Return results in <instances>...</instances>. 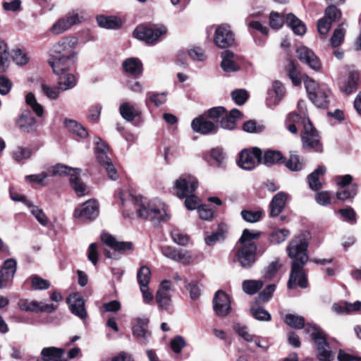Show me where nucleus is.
Returning <instances> with one entry per match:
<instances>
[{
	"label": "nucleus",
	"instance_id": "f257e3e1",
	"mask_svg": "<svg viewBox=\"0 0 361 361\" xmlns=\"http://www.w3.org/2000/svg\"><path fill=\"white\" fill-rule=\"evenodd\" d=\"M118 196L121 201V207L123 209L124 215L130 216V212H133L131 211L133 207L137 216L149 219L154 225H158L169 219L165 204L158 199L147 202L141 196L128 194V197H126L125 194L122 192H119Z\"/></svg>",
	"mask_w": 361,
	"mask_h": 361
},
{
	"label": "nucleus",
	"instance_id": "f03ea898",
	"mask_svg": "<svg viewBox=\"0 0 361 361\" xmlns=\"http://www.w3.org/2000/svg\"><path fill=\"white\" fill-rule=\"evenodd\" d=\"M307 245L304 237L298 236L292 240L287 247L288 257L293 260L287 284L288 288H292L295 284L302 288L307 287V276L302 269L308 260Z\"/></svg>",
	"mask_w": 361,
	"mask_h": 361
},
{
	"label": "nucleus",
	"instance_id": "7ed1b4c3",
	"mask_svg": "<svg viewBox=\"0 0 361 361\" xmlns=\"http://www.w3.org/2000/svg\"><path fill=\"white\" fill-rule=\"evenodd\" d=\"M77 44L76 37H69L51 44L48 51V63L54 73H63L68 67L73 66L77 58V53L73 49Z\"/></svg>",
	"mask_w": 361,
	"mask_h": 361
},
{
	"label": "nucleus",
	"instance_id": "20e7f679",
	"mask_svg": "<svg viewBox=\"0 0 361 361\" xmlns=\"http://www.w3.org/2000/svg\"><path fill=\"white\" fill-rule=\"evenodd\" d=\"M259 236L260 232L243 230L235 254L238 261L243 268H250L255 262L257 247L252 240Z\"/></svg>",
	"mask_w": 361,
	"mask_h": 361
},
{
	"label": "nucleus",
	"instance_id": "39448f33",
	"mask_svg": "<svg viewBox=\"0 0 361 361\" xmlns=\"http://www.w3.org/2000/svg\"><path fill=\"white\" fill-rule=\"evenodd\" d=\"M198 187L197 179L190 174H183L174 183V192L179 198H185V205L188 210L197 209L200 205L199 198L192 195Z\"/></svg>",
	"mask_w": 361,
	"mask_h": 361
},
{
	"label": "nucleus",
	"instance_id": "423d86ee",
	"mask_svg": "<svg viewBox=\"0 0 361 361\" xmlns=\"http://www.w3.org/2000/svg\"><path fill=\"white\" fill-rule=\"evenodd\" d=\"M305 332L310 334L317 346V356L319 361H332L334 353L330 350L325 333L317 325H307Z\"/></svg>",
	"mask_w": 361,
	"mask_h": 361
},
{
	"label": "nucleus",
	"instance_id": "0eeeda50",
	"mask_svg": "<svg viewBox=\"0 0 361 361\" xmlns=\"http://www.w3.org/2000/svg\"><path fill=\"white\" fill-rule=\"evenodd\" d=\"M167 27L162 24L140 25L133 31L134 37L147 44L154 45L167 34Z\"/></svg>",
	"mask_w": 361,
	"mask_h": 361
},
{
	"label": "nucleus",
	"instance_id": "6e6552de",
	"mask_svg": "<svg viewBox=\"0 0 361 361\" xmlns=\"http://www.w3.org/2000/svg\"><path fill=\"white\" fill-rule=\"evenodd\" d=\"M305 86L312 102L317 107L326 109L330 103L331 91L325 86L319 85L314 80L307 78Z\"/></svg>",
	"mask_w": 361,
	"mask_h": 361
},
{
	"label": "nucleus",
	"instance_id": "1a4fd4ad",
	"mask_svg": "<svg viewBox=\"0 0 361 361\" xmlns=\"http://www.w3.org/2000/svg\"><path fill=\"white\" fill-rule=\"evenodd\" d=\"M95 154L98 162L105 169L109 178L116 180L118 178L117 170L113 165L111 159L109 157L108 146L99 137L95 138Z\"/></svg>",
	"mask_w": 361,
	"mask_h": 361
},
{
	"label": "nucleus",
	"instance_id": "9d476101",
	"mask_svg": "<svg viewBox=\"0 0 361 361\" xmlns=\"http://www.w3.org/2000/svg\"><path fill=\"white\" fill-rule=\"evenodd\" d=\"M304 129L301 135L304 148L314 149L316 152H322V146L317 130L312 126L310 120L303 121Z\"/></svg>",
	"mask_w": 361,
	"mask_h": 361
},
{
	"label": "nucleus",
	"instance_id": "9b49d317",
	"mask_svg": "<svg viewBox=\"0 0 361 361\" xmlns=\"http://www.w3.org/2000/svg\"><path fill=\"white\" fill-rule=\"evenodd\" d=\"M262 154V151L257 147H252L251 149H243L239 154L238 165L244 170H252L257 164H259V159Z\"/></svg>",
	"mask_w": 361,
	"mask_h": 361
},
{
	"label": "nucleus",
	"instance_id": "f8f14e48",
	"mask_svg": "<svg viewBox=\"0 0 361 361\" xmlns=\"http://www.w3.org/2000/svg\"><path fill=\"white\" fill-rule=\"evenodd\" d=\"M82 20V16H80L77 11L73 10L68 12L63 18L57 20L51 26V31L56 35L61 34L71 26L81 23Z\"/></svg>",
	"mask_w": 361,
	"mask_h": 361
},
{
	"label": "nucleus",
	"instance_id": "ddd939ff",
	"mask_svg": "<svg viewBox=\"0 0 361 361\" xmlns=\"http://www.w3.org/2000/svg\"><path fill=\"white\" fill-rule=\"evenodd\" d=\"M234 35L227 24L219 25L215 30L214 42L221 49H225L233 45Z\"/></svg>",
	"mask_w": 361,
	"mask_h": 361
},
{
	"label": "nucleus",
	"instance_id": "4468645a",
	"mask_svg": "<svg viewBox=\"0 0 361 361\" xmlns=\"http://www.w3.org/2000/svg\"><path fill=\"white\" fill-rule=\"evenodd\" d=\"M213 307L218 316L224 317L227 315L231 310L228 295L223 290H218L213 299Z\"/></svg>",
	"mask_w": 361,
	"mask_h": 361
},
{
	"label": "nucleus",
	"instance_id": "2eb2a0df",
	"mask_svg": "<svg viewBox=\"0 0 361 361\" xmlns=\"http://www.w3.org/2000/svg\"><path fill=\"white\" fill-rule=\"evenodd\" d=\"M161 252L166 257L184 265L189 264L192 261V256L188 250H178L175 247L166 246L162 247Z\"/></svg>",
	"mask_w": 361,
	"mask_h": 361
},
{
	"label": "nucleus",
	"instance_id": "dca6fc26",
	"mask_svg": "<svg viewBox=\"0 0 361 361\" xmlns=\"http://www.w3.org/2000/svg\"><path fill=\"white\" fill-rule=\"evenodd\" d=\"M191 128L193 131L202 135L215 133L219 130V126L217 124L202 116L192 120Z\"/></svg>",
	"mask_w": 361,
	"mask_h": 361
},
{
	"label": "nucleus",
	"instance_id": "f3484780",
	"mask_svg": "<svg viewBox=\"0 0 361 361\" xmlns=\"http://www.w3.org/2000/svg\"><path fill=\"white\" fill-rule=\"evenodd\" d=\"M19 308L23 311L48 312L50 313L56 309L53 304H44L36 300L21 299L18 303Z\"/></svg>",
	"mask_w": 361,
	"mask_h": 361
},
{
	"label": "nucleus",
	"instance_id": "a211bd4d",
	"mask_svg": "<svg viewBox=\"0 0 361 361\" xmlns=\"http://www.w3.org/2000/svg\"><path fill=\"white\" fill-rule=\"evenodd\" d=\"M171 282L164 280L161 282L156 295L157 302L159 306L164 310H168L171 305Z\"/></svg>",
	"mask_w": 361,
	"mask_h": 361
},
{
	"label": "nucleus",
	"instance_id": "6ab92c4d",
	"mask_svg": "<svg viewBox=\"0 0 361 361\" xmlns=\"http://www.w3.org/2000/svg\"><path fill=\"white\" fill-rule=\"evenodd\" d=\"M99 214V204L93 200H90L85 202L80 208H78L74 212V216L76 218H85L92 219Z\"/></svg>",
	"mask_w": 361,
	"mask_h": 361
},
{
	"label": "nucleus",
	"instance_id": "aec40b11",
	"mask_svg": "<svg viewBox=\"0 0 361 361\" xmlns=\"http://www.w3.org/2000/svg\"><path fill=\"white\" fill-rule=\"evenodd\" d=\"M37 361H68V358L64 349L51 346L42 348Z\"/></svg>",
	"mask_w": 361,
	"mask_h": 361
},
{
	"label": "nucleus",
	"instance_id": "412c9836",
	"mask_svg": "<svg viewBox=\"0 0 361 361\" xmlns=\"http://www.w3.org/2000/svg\"><path fill=\"white\" fill-rule=\"evenodd\" d=\"M296 53L298 59L311 68L314 70L320 69V61L311 49L306 47H300L297 49Z\"/></svg>",
	"mask_w": 361,
	"mask_h": 361
},
{
	"label": "nucleus",
	"instance_id": "4be33fe9",
	"mask_svg": "<svg viewBox=\"0 0 361 361\" xmlns=\"http://www.w3.org/2000/svg\"><path fill=\"white\" fill-rule=\"evenodd\" d=\"M16 261L8 259L5 261L3 268L0 270V288H5L10 282L16 271Z\"/></svg>",
	"mask_w": 361,
	"mask_h": 361
},
{
	"label": "nucleus",
	"instance_id": "5701e85b",
	"mask_svg": "<svg viewBox=\"0 0 361 361\" xmlns=\"http://www.w3.org/2000/svg\"><path fill=\"white\" fill-rule=\"evenodd\" d=\"M148 319L138 318L132 327L133 335L142 344H146L151 333L147 330Z\"/></svg>",
	"mask_w": 361,
	"mask_h": 361
},
{
	"label": "nucleus",
	"instance_id": "b1692460",
	"mask_svg": "<svg viewBox=\"0 0 361 361\" xmlns=\"http://www.w3.org/2000/svg\"><path fill=\"white\" fill-rule=\"evenodd\" d=\"M228 226L224 223L218 225L217 228L211 234L207 233L204 236V241L207 245L212 246L216 243L224 241L227 236Z\"/></svg>",
	"mask_w": 361,
	"mask_h": 361
},
{
	"label": "nucleus",
	"instance_id": "393cba45",
	"mask_svg": "<svg viewBox=\"0 0 361 361\" xmlns=\"http://www.w3.org/2000/svg\"><path fill=\"white\" fill-rule=\"evenodd\" d=\"M222 61L221 67L226 73L238 71L240 66L238 64V57L230 50L221 53Z\"/></svg>",
	"mask_w": 361,
	"mask_h": 361
},
{
	"label": "nucleus",
	"instance_id": "a878e982",
	"mask_svg": "<svg viewBox=\"0 0 361 361\" xmlns=\"http://www.w3.org/2000/svg\"><path fill=\"white\" fill-rule=\"evenodd\" d=\"M18 126L23 132L30 133L37 129L36 120L30 111H24L17 121Z\"/></svg>",
	"mask_w": 361,
	"mask_h": 361
},
{
	"label": "nucleus",
	"instance_id": "bb28decb",
	"mask_svg": "<svg viewBox=\"0 0 361 361\" xmlns=\"http://www.w3.org/2000/svg\"><path fill=\"white\" fill-rule=\"evenodd\" d=\"M71 68L68 67L63 73H54L59 76L58 85L60 87H62L63 92L73 88L77 84L75 75L71 72Z\"/></svg>",
	"mask_w": 361,
	"mask_h": 361
},
{
	"label": "nucleus",
	"instance_id": "cd10ccee",
	"mask_svg": "<svg viewBox=\"0 0 361 361\" xmlns=\"http://www.w3.org/2000/svg\"><path fill=\"white\" fill-rule=\"evenodd\" d=\"M101 240L104 243L109 246L115 251H126L131 250L133 244L130 242L118 241L109 233H104L101 235Z\"/></svg>",
	"mask_w": 361,
	"mask_h": 361
},
{
	"label": "nucleus",
	"instance_id": "c85d7f7f",
	"mask_svg": "<svg viewBox=\"0 0 361 361\" xmlns=\"http://www.w3.org/2000/svg\"><path fill=\"white\" fill-rule=\"evenodd\" d=\"M284 162L283 154L279 151L267 149L260 155L259 164L270 166Z\"/></svg>",
	"mask_w": 361,
	"mask_h": 361
},
{
	"label": "nucleus",
	"instance_id": "c756f323",
	"mask_svg": "<svg viewBox=\"0 0 361 361\" xmlns=\"http://www.w3.org/2000/svg\"><path fill=\"white\" fill-rule=\"evenodd\" d=\"M359 79L360 74L358 72H350L348 78L340 85L341 92L347 95L355 92L357 88Z\"/></svg>",
	"mask_w": 361,
	"mask_h": 361
},
{
	"label": "nucleus",
	"instance_id": "7c9ffc66",
	"mask_svg": "<svg viewBox=\"0 0 361 361\" xmlns=\"http://www.w3.org/2000/svg\"><path fill=\"white\" fill-rule=\"evenodd\" d=\"M288 195L284 192H279L276 194L270 203V215L277 216L283 211Z\"/></svg>",
	"mask_w": 361,
	"mask_h": 361
},
{
	"label": "nucleus",
	"instance_id": "2f4dec72",
	"mask_svg": "<svg viewBox=\"0 0 361 361\" xmlns=\"http://www.w3.org/2000/svg\"><path fill=\"white\" fill-rule=\"evenodd\" d=\"M203 158L211 165L216 164L221 166L226 159V154L221 148L214 147L204 153Z\"/></svg>",
	"mask_w": 361,
	"mask_h": 361
},
{
	"label": "nucleus",
	"instance_id": "473e14b6",
	"mask_svg": "<svg viewBox=\"0 0 361 361\" xmlns=\"http://www.w3.org/2000/svg\"><path fill=\"white\" fill-rule=\"evenodd\" d=\"M70 309L71 312L80 317L81 319H85L87 317V312L85 308V302L78 295H74L69 299Z\"/></svg>",
	"mask_w": 361,
	"mask_h": 361
},
{
	"label": "nucleus",
	"instance_id": "72a5a7b5",
	"mask_svg": "<svg viewBox=\"0 0 361 361\" xmlns=\"http://www.w3.org/2000/svg\"><path fill=\"white\" fill-rule=\"evenodd\" d=\"M242 114L241 112L237 109H232L229 114L227 113L220 120V126L226 130H233L236 126V120L240 118Z\"/></svg>",
	"mask_w": 361,
	"mask_h": 361
},
{
	"label": "nucleus",
	"instance_id": "f704fd0d",
	"mask_svg": "<svg viewBox=\"0 0 361 361\" xmlns=\"http://www.w3.org/2000/svg\"><path fill=\"white\" fill-rule=\"evenodd\" d=\"M80 172L76 171L71 174L70 184L78 197L85 196L89 194V190L85 183L81 180L79 174Z\"/></svg>",
	"mask_w": 361,
	"mask_h": 361
},
{
	"label": "nucleus",
	"instance_id": "c9c22d12",
	"mask_svg": "<svg viewBox=\"0 0 361 361\" xmlns=\"http://www.w3.org/2000/svg\"><path fill=\"white\" fill-rule=\"evenodd\" d=\"M63 92L62 87L59 85L56 86L45 82H42L40 85V92L50 100L58 99Z\"/></svg>",
	"mask_w": 361,
	"mask_h": 361
},
{
	"label": "nucleus",
	"instance_id": "e433bc0d",
	"mask_svg": "<svg viewBox=\"0 0 361 361\" xmlns=\"http://www.w3.org/2000/svg\"><path fill=\"white\" fill-rule=\"evenodd\" d=\"M119 111L121 116L127 121H131L140 114V109L133 104L124 102L120 105Z\"/></svg>",
	"mask_w": 361,
	"mask_h": 361
},
{
	"label": "nucleus",
	"instance_id": "4c0bfd02",
	"mask_svg": "<svg viewBox=\"0 0 361 361\" xmlns=\"http://www.w3.org/2000/svg\"><path fill=\"white\" fill-rule=\"evenodd\" d=\"M286 23L293 32L298 35H302L306 32L305 24L293 13L287 14Z\"/></svg>",
	"mask_w": 361,
	"mask_h": 361
},
{
	"label": "nucleus",
	"instance_id": "58836bf2",
	"mask_svg": "<svg viewBox=\"0 0 361 361\" xmlns=\"http://www.w3.org/2000/svg\"><path fill=\"white\" fill-rule=\"evenodd\" d=\"M123 68L127 73L137 75L142 72V65L140 61L135 58H128L122 63Z\"/></svg>",
	"mask_w": 361,
	"mask_h": 361
},
{
	"label": "nucleus",
	"instance_id": "ea45409f",
	"mask_svg": "<svg viewBox=\"0 0 361 361\" xmlns=\"http://www.w3.org/2000/svg\"><path fill=\"white\" fill-rule=\"evenodd\" d=\"M326 172V168L323 166H319L312 173H311L307 177V181L310 188L312 190H318L322 188V183L319 181V176H322Z\"/></svg>",
	"mask_w": 361,
	"mask_h": 361
},
{
	"label": "nucleus",
	"instance_id": "a19ab883",
	"mask_svg": "<svg viewBox=\"0 0 361 361\" xmlns=\"http://www.w3.org/2000/svg\"><path fill=\"white\" fill-rule=\"evenodd\" d=\"M64 123L66 127L73 134L82 139L86 138L88 136V132L87 129L77 121L74 120L66 119Z\"/></svg>",
	"mask_w": 361,
	"mask_h": 361
},
{
	"label": "nucleus",
	"instance_id": "79ce46f5",
	"mask_svg": "<svg viewBox=\"0 0 361 361\" xmlns=\"http://www.w3.org/2000/svg\"><path fill=\"white\" fill-rule=\"evenodd\" d=\"M284 322L291 328L298 329H300L302 328H304L305 329L307 325H312V324H307L305 325V318L302 316L294 314H286Z\"/></svg>",
	"mask_w": 361,
	"mask_h": 361
},
{
	"label": "nucleus",
	"instance_id": "37998d69",
	"mask_svg": "<svg viewBox=\"0 0 361 361\" xmlns=\"http://www.w3.org/2000/svg\"><path fill=\"white\" fill-rule=\"evenodd\" d=\"M97 22L101 27L106 29H116L121 26L120 20L116 17L99 16Z\"/></svg>",
	"mask_w": 361,
	"mask_h": 361
},
{
	"label": "nucleus",
	"instance_id": "c03bdc74",
	"mask_svg": "<svg viewBox=\"0 0 361 361\" xmlns=\"http://www.w3.org/2000/svg\"><path fill=\"white\" fill-rule=\"evenodd\" d=\"M9 66V52L6 43L0 39V73H4Z\"/></svg>",
	"mask_w": 361,
	"mask_h": 361
},
{
	"label": "nucleus",
	"instance_id": "a18cd8bd",
	"mask_svg": "<svg viewBox=\"0 0 361 361\" xmlns=\"http://www.w3.org/2000/svg\"><path fill=\"white\" fill-rule=\"evenodd\" d=\"M242 286L245 293L254 295L262 288L263 281L261 280H245L243 282Z\"/></svg>",
	"mask_w": 361,
	"mask_h": 361
},
{
	"label": "nucleus",
	"instance_id": "49530a36",
	"mask_svg": "<svg viewBox=\"0 0 361 361\" xmlns=\"http://www.w3.org/2000/svg\"><path fill=\"white\" fill-rule=\"evenodd\" d=\"M233 329L238 334L239 336L243 338L245 341L251 343L255 338V335L252 334L249 332L247 326L236 323L233 325Z\"/></svg>",
	"mask_w": 361,
	"mask_h": 361
},
{
	"label": "nucleus",
	"instance_id": "de8ad7c7",
	"mask_svg": "<svg viewBox=\"0 0 361 361\" xmlns=\"http://www.w3.org/2000/svg\"><path fill=\"white\" fill-rule=\"evenodd\" d=\"M285 164L290 171H298L302 169L305 162L302 159L300 160L299 156L295 153H290V159L285 162Z\"/></svg>",
	"mask_w": 361,
	"mask_h": 361
},
{
	"label": "nucleus",
	"instance_id": "09e8293b",
	"mask_svg": "<svg viewBox=\"0 0 361 361\" xmlns=\"http://www.w3.org/2000/svg\"><path fill=\"white\" fill-rule=\"evenodd\" d=\"M358 187L357 183H353L350 188L338 190L336 192V197L341 200L353 198L357 193Z\"/></svg>",
	"mask_w": 361,
	"mask_h": 361
},
{
	"label": "nucleus",
	"instance_id": "8fccbe9b",
	"mask_svg": "<svg viewBox=\"0 0 361 361\" xmlns=\"http://www.w3.org/2000/svg\"><path fill=\"white\" fill-rule=\"evenodd\" d=\"M25 102L37 116L41 117L43 116L44 108L37 102L35 95L32 92H30L26 95Z\"/></svg>",
	"mask_w": 361,
	"mask_h": 361
},
{
	"label": "nucleus",
	"instance_id": "3c124183",
	"mask_svg": "<svg viewBox=\"0 0 361 361\" xmlns=\"http://www.w3.org/2000/svg\"><path fill=\"white\" fill-rule=\"evenodd\" d=\"M72 171L73 173L76 171L80 172L81 170L78 168H71L63 164H56L54 167L49 170V173L51 176H65Z\"/></svg>",
	"mask_w": 361,
	"mask_h": 361
},
{
	"label": "nucleus",
	"instance_id": "603ef678",
	"mask_svg": "<svg viewBox=\"0 0 361 361\" xmlns=\"http://www.w3.org/2000/svg\"><path fill=\"white\" fill-rule=\"evenodd\" d=\"M150 279V269L147 266H142L137 273V280L139 283V286H148Z\"/></svg>",
	"mask_w": 361,
	"mask_h": 361
},
{
	"label": "nucleus",
	"instance_id": "864d4df0",
	"mask_svg": "<svg viewBox=\"0 0 361 361\" xmlns=\"http://www.w3.org/2000/svg\"><path fill=\"white\" fill-rule=\"evenodd\" d=\"M345 35V30L343 27V23L339 25L334 32L331 39V45L333 47L339 46L343 41Z\"/></svg>",
	"mask_w": 361,
	"mask_h": 361
},
{
	"label": "nucleus",
	"instance_id": "5fc2aeb1",
	"mask_svg": "<svg viewBox=\"0 0 361 361\" xmlns=\"http://www.w3.org/2000/svg\"><path fill=\"white\" fill-rule=\"evenodd\" d=\"M12 59L13 61L18 66H24L29 61V57L24 50L20 48L13 49L12 51Z\"/></svg>",
	"mask_w": 361,
	"mask_h": 361
},
{
	"label": "nucleus",
	"instance_id": "6e6d98bb",
	"mask_svg": "<svg viewBox=\"0 0 361 361\" xmlns=\"http://www.w3.org/2000/svg\"><path fill=\"white\" fill-rule=\"evenodd\" d=\"M290 232L287 229H277L271 232L269 235V240L273 244H279L286 240Z\"/></svg>",
	"mask_w": 361,
	"mask_h": 361
},
{
	"label": "nucleus",
	"instance_id": "4d7b16f0",
	"mask_svg": "<svg viewBox=\"0 0 361 361\" xmlns=\"http://www.w3.org/2000/svg\"><path fill=\"white\" fill-rule=\"evenodd\" d=\"M27 207L30 209V213L42 226H45L48 224L49 219L42 209L32 204L31 206Z\"/></svg>",
	"mask_w": 361,
	"mask_h": 361
},
{
	"label": "nucleus",
	"instance_id": "13d9d810",
	"mask_svg": "<svg viewBox=\"0 0 361 361\" xmlns=\"http://www.w3.org/2000/svg\"><path fill=\"white\" fill-rule=\"evenodd\" d=\"M272 93L275 94V97L272 104L276 105L284 95V87L279 81H274L272 84V90L269 92V95Z\"/></svg>",
	"mask_w": 361,
	"mask_h": 361
},
{
	"label": "nucleus",
	"instance_id": "bf43d9fd",
	"mask_svg": "<svg viewBox=\"0 0 361 361\" xmlns=\"http://www.w3.org/2000/svg\"><path fill=\"white\" fill-rule=\"evenodd\" d=\"M31 154L32 152L29 148L20 146L16 147L13 151V158L18 162L29 159Z\"/></svg>",
	"mask_w": 361,
	"mask_h": 361
},
{
	"label": "nucleus",
	"instance_id": "052dcab7",
	"mask_svg": "<svg viewBox=\"0 0 361 361\" xmlns=\"http://www.w3.org/2000/svg\"><path fill=\"white\" fill-rule=\"evenodd\" d=\"M288 75L294 85L298 86L301 83L300 72L293 61H290L287 68Z\"/></svg>",
	"mask_w": 361,
	"mask_h": 361
},
{
	"label": "nucleus",
	"instance_id": "680f3d73",
	"mask_svg": "<svg viewBox=\"0 0 361 361\" xmlns=\"http://www.w3.org/2000/svg\"><path fill=\"white\" fill-rule=\"evenodd\" d=\"M243 129L250 133H259L264 130V126L257 123L254 120H250L244 123Z\"/></svg>",
	"mask_w": 361,
	"mask_h": 361
},
{
	"label": "nucleus",
	"instance_id": "e2e57ef3",
	"mask_svg": "<svg viewBox=\"0 0 361 361\" xmlns=\"http://www.w3.org/2000/svg\"><path fill=\"white\" fill-rule=\"evenodd\" d=\"M32 288L34 290H45L49 288L50 283L47 280H45L37 275H32L30 276Z\"/></svg>",
	"mask_w": 361,
	"mask_h": 361
},
{
	"label": "nucleus",
	"instance_id": "0e129e2a",
	"mask_svg": "<svg viewBox=\"0 0 361 361\" xmlns=\"http://www.w3.org/2000/svg\"><path fill=\"white\" fill-rule=\"evenodd\" d=\"M282 264L279 259H276L269 264L264 271V277L267 279H271L277 271L281 268Z\"/></svg>",
	"mask_w": 361,
	"mask_h": 361
},
{
	"label": "nucleus",
	"instance_id": "69168bd1",
	"mask_svg": "<svg viewBox=\"0 0 361 361\" xmlns=\"http://www.w3.org/2000/svg\"><path fill=\"white\" fill-rule=\"evenodd\" d=\"M147 98L154 104L156 106H160L166 102V93H156L149 92L147 93Z\"/></svg>",
	"mask_w": 361,
	"mask_h": 361
},
{
	"label": "nucleus",
	"instance_id": "338daca9",
	"mask_svg": "<svg viewBox=\"0 0 361 361\" xmlns=\"http://www.w3.org/2000/svg\"><path fill=\"white\" fill-rule=\"evenodd\" d=\"M341 12L335 6H329L325 10V16L327 20L331 21V23L336 22L341 19Z\"/></svg>",
	"mask_w": 361,
	"mask_h": 361
},
{
	"label": "nucleus",
	"instance_id": "774afa93",
	"mask_svg": "<svg viewBox=\"0 0 361 361\" xmlns=\"http://www.w3.org/2000/svg\"><path fill=\"white\" fill-rule=\"evenodd\" d=\"M284 23V16L279 13L272 11L269 16V25L272 29H279Z\"/></svg>",
	"mask_w": 361,
	"mask_h": 361
}]
</instances>
